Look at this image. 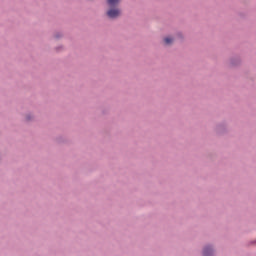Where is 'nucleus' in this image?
I'll list each match as a JSON object with an SVG mask.
<instances>
[{"instance_id":"nucleus-1","label":"nucleus","mask_w":256,"mask_h":256,"mask_svg":"<svg viewBox=\"0 0 256 256\" xmlns=\"http://www.w3.org/2000/svg\"><path fill=\"white\" fill-rule=\"evenodd\" d=\"M107 15L110 19H117V17H119L121 15V10H119L118 8H110L107 11Z\"/></svg>"},{"instance_id":"nucleus-2","label":"nucleus","mask_w":256,"mask_h":256,"mask_svg":"<svg viewBox=\"0 0 256 256\" xmlns=\"http://www.w3.org/2000/svg\"><path fill=\"white\" fill-rule=\"evenodd\" d=\"M119 3H121V0H107V5L110 8L117 7V5H119Z\"/></svg>"},{"instance_id":"nucleus-3","label":"nucleus","mask_w":256,"mask_h":256,"mask_svg":"<svg viewBox=\"0 0 256 256\" xmlns=\"http://www.w3.org/2000/svg\"><path fill=\"white\" fill-rule=\"evenodd\" d=\"M203 255L204 256H211V255H213V249H211V247L204 248Z\"/></svg>"},{"instance_id":"nucleus-4","label":"nucleus","mask_w":256,"mask_h":256,"mask_svg":"<svg viewBox=\"0 0 256 256\" xmlns=\"http://www.w3.org/2000/svg\"><path fill=\"white\" fill-rule=\"evenodd\" d=\"M164 43H165V45H171V43H173V38H171V37H166V38L164 39Z\"/></svg>"}]
</instances>
